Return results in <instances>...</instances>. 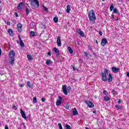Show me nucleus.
<instances>
[{
    "mask_svg": "<svg viewBox=\"0 0 129 129\" xmlns=\"http://www.w3.org/2000/svg\"><path fill=\"white\" fill-rule=\"evenodd\" d=\"M89 21L91 24H94L95 23V20H96V16H95V13H94V11L91 10L88 13Z\"/></svg>",
    "mask_w": 129,
    "mask_h": 129,
    "instance_id": "f257e3e1",
    "label": "nucleus"
},
{
    "mask_svg": "<svg viewBox=\"0 0 129 129\" xmlns=\"http://www.w3.org/2000/svg\"><path fill=\"white\" fill-rule=\"evenodd\" d=\"M15 56H16V52H15L14 50H12L9 52V57L11 60L10 61V63L11 65H13L14 64V62H15Z\"/></svg>",
    "mask_w": 129,
    "mask_h": 129,
    "instance_id": "f03ea898",
    "label": "nucleus"
},
{
    "mask_svg": "<svg viewBox=\"0 0 129 129\" xmlns=\"http://www.w3.org/2000/svg\"><path fill=\"white\" fill-rule=\"evenodd\" d=\"M107 75H108V71L106 69L104 70V73H101V77L102 80L104 81V82H106L107 81V78H106Z\"/></svg>",
    "mask_w": 129,
    "mask_h": 129,
    "instance_id": "7ed1b4c3",
    "label": "nucleus"
},
{
    "mask_svg": "<svg viewBox=\"0 0 129 129\" xmlns=\"http://www.w3.org/2000/svg\"><path fill=\"white\" fill-rule=\"evenodd\" d=\"M71 87H67L66 86L64 85L62 86V91L65 95H67L68 94V92L71 91Z\"/></svg>",
    "mask_w": 129,
    "mask_h": 129,
    "instance_id": "20e7f679",
    "label": "nucleus"
},
{
    "mask_svg": "<svg viewBox=\"0 0 129 129\" xmlns=\"http://www.w3.org/2000/svg\"><path fill=\"white\" fill-rule=\"evenodd\" d=\"M31 5L32 7L36 8V7H39L40 4L39 3V1L38 0H32L31 2Z\"/></svg>",
    "mask_w": 129,
    "mask_h": 129,
    "instance_id": "39448f33",
    "label": "nucleus"
},
{
    "mask_svg": "<svg viewBox=\"0 0 129 129\" xmlns=\"http://www.w3.org/2000/svg\"><path fill=\"white\" fill-rule=\"evenodd\" d=\"M62 103V97L61 96H59L56 102V106H59V105H61Z\"/></svg>",
    "mask_w": 129,
    "mask_h": 129,
    "instance_id": "423d86ee",
    "label": "nucleus"
},
{
    "mask_svg": "<svg viewBox=\"0 0 129 129\" xmlns=\"http://www.w3.org/2000/svg\"><path fill=\"white\" fill-rule=\"evenodd\" d=\"M86 103L90 108L94 107V104L90 101H86Z\"/></svg>",
    "mask_w": 129,
    "mask_h": 129,
    "instance_id": "0eeeda50",
    "label": "nucleus"
},
{
    "mask_svg": "<svg viewBox=\"0 0 129 129\" xmlns=\"http://www.w3.org/2000/svg\"><path fill=\"white\" fill-rule=\"evenodd\" d=\"M20 114L23 118L24 119H27V116L26 115V113H25V111H24V110H23L22 109H20Z\"/></svg>",
    "mask_w": 129,
    "mask_h": 129,
    "instance_id": "6e6552de",
    "label": "nucleus"
},
{
    "mask_svg": "<svg viewBox=\"0 0 129 129\" xmlns=\"http://www.w3.org/2000/svg\"><path fill=\"white\" fill-rule=\"evenodd\" d=\"M56 43L58 47H61V46L62 45L61 43V37H60V36H57Z\"/></svg>",
    "mask_w": 129,
    "mask_h": 129,
    "instance_id": "1a4fd4ad",
    "label": "nucleus"
},
{
    "mask_svg": "<svg viewBox=\"0 0 129 129\" xmlns=\"http://www.w3.org/2000/svg\"><path fill=\"white\" fill-rule=\"evenodd\" d=\"M106 44H107V39H106V38L102 39L101 42V46H102L103 47H104V46H105Z\"/></svg>",
    "mask_w": 129,
    "mask_h": 129,
    "instance_id": "9d476101",
    "label": "nucleus"
},
{
    "mask_svg": "<svg viewBox=\"0 0 129 129\" xmlns=\"http://www.w3.org/2000/svg\"><path fill=\"white\" fill-rule=\"evenodd\" d=\"M77 32L80 36H81V37H84V33L81 31V29H77Z\"/></svg>",
    "mask_w": 129,
    "mask_h": 129,
    "instance_id": "9b49d317",
    "label": "nucleus"
},
{
    "mask_svg": "<svg viewBox=\"0 0 129 129\" xmlns=\"http://www.w3.org/2000/svg\"><path fill=\"white\" fill-rule=\"evenodd\" d=\"M22 24L21 23H19L17 24V28H18V31L19 33H22Z\"/></svg>",
    "mask_w": 129,
    "mask_h": 129,
    "instance_id": "f8f14e48",
    "label": "nucleus"
},
{
    "mask_svg": "<svg viewBox=\"0 0 129 129\" xmlns=\"http://www.w3.org/2000/svg\"><path fill=\"white\" fill-rule=\"evenodd\" d=\"M24 6H25V4L22 2L19 3L17 6V9L18 10H22V8H24Z\"/></svg>",
    "mask_w": 129,
    "mask_h": 129,
    "instance_id": "ddd939ff",
    "label": "nucleus"
},
{
    "mask_svg": "<svg viewBox=\"0 0 129 129\" xmlns=\"http://www.w3.org/2000/svg\"><path fill=\"white\" fill-rule=\"evenodd\" d=\"M112 71L114 73H117V72H118V71H119V69L118 68L113 67L112 68Z\"/></svg>",
    "mask_w": 129,
    "mask_h": 129,
    "instance_id": "4468645a",
    "label": "nucleus"
},
{
    "mask_svg": "<svg viewBox=\"0 0 129 129\" xmlns=\"http://www.w3.org/2000/svg\"><path fill=\"white\" fill-rule=\"evenodd\" d=\"M53 51L55 52L56 55H59L60 54V51H59L58 49L56 47L53 48Z\"/></svg>",
    "mask_w": 129,
    "mask_h": 129,
    "instance_id": "2eb2a0df",
    "label": "nucleus"
},
{
    "mask_svg": "<svg viewBox=\"0 0 129 129\" xmlns=\"http://www.w3.org/2000/svg\"><path fill=\"white\" fill-rule=\"evenodd\" d=\"M73 115H77V114H78V112L77 111L76 108H74L73 110Z\"/></svg>",
    "mask_w": 129,
    "mask_h": 129,
    "instance_id": "dca6fc26",
    "label": "nucleus"
},
{
    "mask_svg": "<svg viewBox=\"0 0 129 129\" xmlns=\"http://www.w3.org/2000/svg\"><path fill=\"white\" fill-rule=\"evenodd\" d=\"M70 11H71V8H70V5H68L67 6V10L66 12L68 14L70 13Z\"/></svg>",
    "mask_w": 129,
    "mask_h": 129,
    "instance_id": "f3484780",
    "label": "nucleus"
},
{
    "mask_svg": "<svg viewBox=\"0 0 129 129\" xmlns=\"http://www.w3.org/2000/svg\"><path fill=\"white\" fill-rule=\"evenodd\" d=\"M108 82H111V81H112V76L110 74H109V78H108Z\"/></svg>",
    "mask_w": 129,
    "mask_h": 129,
    "instance_id": "a211bd4d",
    "label": "nucleus"
},
{
    "mask_svg": "<svg viewBox=\"0 0 129 129\" xmlns=\"http://www.w3.org/2000/svg\"><path fill=\"white\" fill-rule=\"evenodd\" d=\"M68 50L69 52L70 53V54H73V50H72V48H71V47L69 46L68 47Z\"/></svg>",
    "mask_w": 129,
    "mask_h": 129,
    "instance_id": "6ab92c4d",
    "label": "nucleus"
},
{
    "mask_svg": "<svg viewBox=\"0 0 129 129\" xmlns=\"http://www.w3.org/2000/svg\"><path fill=\"white\" fill-rule=\"evenodd\" d=\"M27 58L29 61H32V60H33V57L30 54L27 55Z\"/></svg>",
    "mask_w": 129,
    "mask_h": 129,
    "instance_id": "aec40b11",
    "label": "nucleus"
},
{
    "mask_svg": "<svg viewBox=\"0 0 129 129\" xmlns=\"http://www.w3.org/2000/svg\"><path fill=\"white\" fill-rule=\"evenodd\" d=\"M104 100L105 101H108V100H110V98H109V97L106 96L104 97Z\"/></svg>",
    "mask_w": 129,
    "mask_h": 129,
    "instance_id": "412c9836",
    "label": "nucleus"
},
{
    "mask_svg": "<svg viewBox=\"0 0 129 129\" xmlns=\"http://www.w3.org/2000/svg\"><path fill=\"white\" fill-rule=\"evenodd\" d=\"M19 41L20 42V46L22 47H25V44H24L23 40L21 39V40H19Z\"/></svg>",
    "mask_w": 129,
    "mask_h": 129,
    "instance_id": "4be33fe9",
    "label": "nucleus"
},
{
    "mask_svg": "<svg viewBox=\"0 0 129 129\" xmlns=\"http://www.w3.org/2000/svg\"><path fill=\"white\" fill-rule=\"evenodd\" d=\"M27 86H28V87H29L30 88H33V87L31 84V82H30L29 81L27 82Z\"/></svg>",
    "mask_w": 129,
    "mask_h": 129,
    "instance_id": "5701e85b",
    "label": "nucleus"
},
{
    "mask_svg": "<svg viewBox=\"0 0 129 129\" xmlns=\"http://www.w3.org/2000/svg\"><path fill=\"white\" fill-rule=\"evenodd\" d=\"M25 12L26 13V16L29 15V13H30V11L29 10V8H26Z\"/></svg>",
    "mask_w": 129,
    "mask_h": 129,
    "instance_id": "b1692460",
    "label": "nucleus"
},
{
    "mask_svg": "<svg viewBox=\"0 0 129 129\" xmlns=\"http://www.w3.org/2000/svg\"><path fill=\"white\" fill-rule=\"evenodd\" d=\"M45 63L46 65H50V64H51V60L50 59H47Z\"/></svg>",
    "mask_w": 129,
    "mask_h": 129,
    "instance_id": "393cba45",
    "label": "nucleus"
},
{
    "mask_svg": "<svg viewBox=\"0 0 129 129\" xmlns=\"http://www.w3.org/2000/svg\"><path fill=\"white\" fill-rule=\"evenodd\" d=\"M115 107H116L118 110H121V106L116 105Z\"/></svg>",
    "mask_w": 129,
    "mask_h": 129,
    "instance_id": "a878e982",
    "label": "nucleus"
},
{
    "mask_svg": "<svg viewBox=\"0 0 129 129\" xmlns=\"http://www.w3.org/2000/svg\"><path fill=\"white\" fill-rule=\"evenodd\" d=\"M113 9H114V7L113 6V5H111L110 7V10L111 12H112V11H113Z\"/></svg>",
    "mask_w": 129,
    "mask_h": 129,
    "instance_id": "bb28decb",
    "label": "nucleus"
},
{
    "mask_svg": "<svg viewBox=\"0 0 129 129\" xmlns=\"http://www.w3.org/2000/svg\"><path fill=\"white\" fill-rule=\"evenodd\" d=\"M53 21L54 22V23H58V18L57 17L53 18Z\"/></svg>",
    "mask_w": 129,
    "mask_h": 129,
    "instance_id": "cd10ccee",
    "label": "nucleus"
},
{
    "mask_svg": "<svg viewBox=\"0 0 129 129\" xmlns=\"http://www.w3.org/2000/svg\"><path fill=\"white\" fill-rule=\"evenodd\" d=\"M8 32L9 33V34H10L11 35H12V34H13V33H14V31H13V30L9 29L8 30Z\"/></svg>",
    "mask_w": 129,
    "mask_h": 129,
    "instance_id": "c85d7f7f",
    "label": "nucleus"
},
{
    "mask_svg": "<svg viewBox=\"0 0 129 129\" xmlns=\"http://www.w3.org/2000/svg\"><path fill=\"white\" fill-rule=\"evenodd\" d=\"M30 36H31L32 37H34V36H35V32L31 31L30 32Z\"/></svg>",
    "mask_w": 129,
    "mask_h": 129,
    "instance_id": "c756f323",
    "label": "nucleus"
},
{
    "mask_svg": "<svg viewBox=\"0 0 129 129\" xmlns=\"http://www.w3.org/2000/svg\"><path fill=\"white\" fill-rule=\"evenodd\" d=\"M103 94H104V95H108V92L106 90H104Z\"/></svg>",
    "mask_w": 129,
    "mask_h": 129,
    "instance_id": "7c9ffc66",
    "label": "nucleus"
},
{
    "mask_svg": "<svg viewBox=\"0 0 129 129\" xmlns=\"http://www.w3.org/2000/svg\"><path fill=\"white\" fill-rule=\"evenodd\" d=\"M69 104H67L64 107L66 108V109H69Z\"/></svg>",
    "mask_w": 129,
    "mask_h": 129,
    "instance_id": "2f4dec72",
    "label": "nucleus"
},
{
    "mask_svg": "<svg viewBox=\"0 0 129 129\" xmlns=\"http://www.w3.org/2000/svg\"><path fill=\"white\" fill-rule=\"evenodd\" d=\"M58 125L59 127V129H63V127H62V124H61V123H59L58 124Z\"/></svg>",
    "mask_w": 129,
    "mask_h": 129,
    "instance_id": "473e14b6",
    "label": "nucleus"
},
{
    "mask_svg": "<svg viewBox=\"0 0 129 129\" xmlns=\"http://www.w3.org/2000/svg\"><path fill=\"white\" fill-rule=\"evenodd\" d=\"M37 102V98L34 97L33 98V103H36Z\"/></svg>",
    "mask_w": 129,
    "mask_h": 129,
    "instance_id": "72a5a7b5",
    "label": "nucleus"
},
{
    "mask_svg": "<svg viewBox=\"0 0 129 129\" xmlns=\"http://www.w3.org/2000/svg\"><path fill=\"white\" fill-rule=\"evenodd\" d=\"M113 13L114 14H116L117 13V10H116V9H113Z\"/></svg>",
    "mask_w": 129,
    "mask_h": 129,
    "instance_id": "f704fd0d",
    "label": "nucleus"
},
{
    "mask_svg": "<svg viewBox=\"0 0 129 129\" xmlns=\"http://www.w3.org/2000/svg\"><path fill=\"white\" fill-rule=\"evenodd\" d=\"M45 101H46V99H45V98H42L41 99L42 102H45Z\"/></svg>",
    "mask_w": 129,
    "mask_h": 129,
    "instance_id": "c9c22d12",
    "label": "nucleus"
},
{
    "mask_svg": "<svg viewBox=\"0 0 129 129\" xmlns=\"http://www.w3.org/2000/svg\"><path fill=\"white\" fill-rule=\"evenodd\" d=\"M84 54H85V56H86V57H88V53H87V52L85 51Z\"/></svg>",
    "mask_w": 129,
    "mask_h": 129,
    "instance_id": "e433bc0d",
    "label": "nucleus"
},
{
    "mask_svg": "<svg viewBox=\"0 0 129 129\" xmlns=\"http://www.w3.org/2000/svg\"><path fill=\"white\" fill-rule=\"evenodd\" d=\"M13 108L14 109H15V110H17V109H18V108H17V106H13Z\"/></svg>",
    "mask_w": 129,
    "mask_h": 129,
    "instance_id": "4c0bfd02",
    "label": "nucleus"
},
{
    "mask_svg": "<svg viewBox=\"0 0 129 129\" xmlns=\"http://www.w3.org/2000/svg\"><path fill=\"white\" fill-rule=\"evenodd\" d=\"M111 17L113 19V20H114V15H113V14H111Z\"/></svg>",
    "mask_w": 129,
    "mask_h": 129,
    "instance_id": "58836bf2",
    "label": "nucleus"
},
{
    "mask_svg": "<svg viewBox=\"0 0 129 129\" xmlns=\"http://www.w3.org/2000/svg\"><path fill=\"white\" fill-rule=\"evenodd\" d=\"M99 35H100V36H102V32H101V31H100L99 32Z\"/></svg>",
    "mask_w": 129,
    "mask_h": 129,
    "instance_id": "ea45409f",
    "label": "nucleus"
},
{
    "mask_svg": "<svg viewBox=\"0 0 129 129\" xmlns=\"http://www.w3.org/2000/svg\"><path fill=\"white\" fill-rule=\"evenodd\" d=\"M15 15L16 17H19V15H18V13H17V12H15Z\"/></svg>",
    "mask_w": 129,
    "mask_h": 129,
    "instance_id": "a19ab883",
    "label": "nucleus"
},
{
    "mask_svg": "<svg viewBox=\"0 0 129 129\" xmlns=\"http://www.w3.org/2000/svg\"><path fill=\"white\" fill-rule=\"evenodd\" d=\"M7 25H8V26H10L11 25V22H10V21H8Z\"/></svg>",
    "mask_w": 129,
    "mask_h": 129,
    "instance_id": "79ce46f5",
    "label": "nucleus"
},
{
    "mask_svg": "<svg viewBox=\"0 0 129 129\" xmlns=\"http://www.w3.org/2000/svg\"><path fill=\"white\" fill-rule=\"evenodd\" d=\"M18 38L19 39V41H21V40H22V38H21V36L18 35Z\"/></svg>",
    "mask_w": 129,
    "mask_h": 129,
    "instance_id": "37998d69",
    "label": "nucleus"
},
{
    "mask_svg": "<svg viewBox=\"0 0 129 129\" xmlns=\"http://www.w3.org/2000/svg\"><path fill=\"white\" fill-rule=\"evenodd\" d=\"M47 54L48 55V56H51V52H47Z\"/></svg>",
    "mask_w": 129,
    "mask_h": 129,
    "instance_id": "c03bdc74",
    "label": "nucleus"
},
{
    "mask_svg": "<svg viewBox=\"0 0 129 129\" xmlns=\"http://www.w3.org/2000/svg\"><path fill=\"white\" fill-rule=\"evenodd\" d=\"M5 129H9V127L7 125H5Z\"/></svg>",
    "mask_w": 129,
    "mask_h": 129,
    "instance_id": "a18cd8bd",
    "label": "nucleus"
},
{
    "mask_svg": "<svg viewBox=\"0 0 129 129\" xmlns=\"http://www.w3.org/2000/svg\"><path fill=\"white\" fill-rule=\"evenodd\" d=\"M44 10H45V11H46V12L47 11H48V9H47V8H46V7H44Z\"/></svg>",
    "mask_w": 129,
    "mask_h": 129,
    "instance_id": "49530a36",
    "label": "nucleus"
},
{
    "mask_svg": "<svg viewBox=\"0 0 129 129\" xmlns=\"http://www.w3.org/2000/svg\"><path fill=\"white\" fill-rule=\"evenodd\" d=\"M126 75L128 77H129V72L126 73Z\"/></svg>",
    "mask_w": 129,
    "mask_h": 129,
    "instance_id": "de8ad7c7",
    "label": "nucleus"
},
{
    "mask_svg": "<svg viewBox=\"0 0 129 129\" xmlns=\"http://www.w3.org/2000/svg\"><path fill=\"white\" fill-rule=\"evenodd\" d=\"M24 84H21V85H20V87H24Z\"/></svg>",
    "mask_w": 129,
    "mask_h": 129,
    "instance_id": "09e8293b",
    "label": "nucleus"
},
{
    "mask_svg": "<svg viewBox=\"0 0 129 129\" xmlns=\"http://www.w3.org/2000/svg\"><path fill=\"white\" fill-rule=\"evenodd\" d=\"M115 22H116L117 21H118V18L117 17V18L115 20Z\"/></svg>",
    "mask_w": 129,
    "mask_h": 129,
    "instance_id": "8fccbe9b",
    "label": "nucleus"
},
{
    "mask_svg": "<svg viewBox=\"0 0 129 129\" xmlns=\"http://www.w3.org/2000/svg\"><path fill=\"white\" fill-rule=\"evenodd\" d=\"M0 55H2V49L0 48Z\"/></svg>",
    "mask_w": 129,
    "mask_h": 129,
    "instance_id": "3c124183",
    "label": "nucleus"
},
{
    "mask_svg": "<svg viewBox=\"0 0 129 129\" xmlns=\"http://www.w3.org/2000/svg\"><path fill=\"white\" fill-rule=\"evenodd\" d=\"M118 103H120V100H119L118 101Z\"/></svg>",
    "mask_w": 129,
    "mask_h": 129,
    "instance_id": "603ef678",
    "label": "nucleus"
},
{
    "mask_svg": "<svg viewBox=\"0 0 129 129\" xmlns=\"http://www.w3.org/2000/svg\"><path fill=\"white\" fill-rule=\"evenodd\" d=\"M93 113H96V111L95 110L93 111Z\"/></svg>",
    "mask_w": 129,
    "mask_h": 129,
    "instance_id": "864d4df0",
    "label": "nucleus"
},
{
    "mask_svg": "<svg viewBox=\"0 0 129 129\" xmlns=\"http://www.w3.org/2000/svg\"><path fill=\"white\" fill-rule=\"evenodd\" d=\"M96 44H98V41H97V40H96Z\"/></svg>",
    "mask_w": 129,
    "mask_h": 129,
    "instance_id": "5fc2aeb1",
    "label": "nucleus"
},
{
    "mask_svg": "<svg viewBox=\"0 0 129 129\" xmlns=\"http://www.w3.org/2000/svg\"><path fill=\"white\" fill-rule=\"evenodd\" d=\"M73 70H75V68L74 67H73Z\"/></svg>",
    "mask_w": 129,
    "mask_h": 129,
    "instance_id": "6e6d98bb",
    "label": "nucleus"
},
{
    "mask_svg": "<svg viewBox=\"0 0 129 129\" xmlns=\"http://www.w3.org/2000/svg\"><path fill=\"white\" fill-rule=\"evenodd\" d=\"M93 54H94V56H96V54L95 53H94Z\"/></svg>",
    "mask_w": 129,
    "mask_h": 129,
    "instance_id": "4d7b16f0",
    "label": "nucleus"
},
{
    "mask_svg": "<svg viewBox=\"0 0 129 129\" xmlns=\"http://www.w3.org/2000/svg\"><path fill=\"white\" fill-rule=\"evenodd\" d=\"M22 124H23V125H25V123L23 122Z\"/></svg>",
    "mask_w": 129,
    "mask_h": 129,
    "instance_id": "13d9d810",
    "label": "nucleus"
},
{
    "mask_svg": "<svg viewBox=\"0 0 129 129\" xmlns=\"http://www.w3.org/2000/svg\"><path fill=\"white\" fill-rule=\"evenodd\" d=\"M85 128H86V129H89V128H88V127H86Z\"/></svg>",
    "mask_w": 129,
    "mask_h": 129,
    "instance_id": "bf43d9fd",
    "label": "nucleus"
},
{
    "mask_svg": "<svg viewBox=\"0 0 129 129\" xmlns=\"http://www.w3.org/2000/svg\"><path fill=\"white\" fill-rule=\"evenodd\" d=\"M9 47H10L11 45L10 44H9Z\"/></svg>",
    "mask_w": 129,
    "mask_h": 129,
    "instance_id": "052dcab7",
    "label": "nucleus"
},
{
    "mask_svg": "<svg viewBox=\"0 0 129 129\" xmlns=\"http://www.w3.org/2000/svg\"><path fill=\"white\" fill-rule=\"evenodd\" d=\"M0 4H2V1H0Z\"/></svg>",
    "mask_w": 129,
    "mask_h": 129,
    "instance_id": "680f3d73",
    "label": "nucleus"
},
{
    "mask_svg": "<svg viewBox=\"0 0 129 129\" xmlns=\"http://www.w3.org/2000/svg\"><path fill=\"white\" fill-rule=\"evenodd\" d=\"M114 91V92H116V91Z\"/></svg>",
    "mask_w": 129,
    "mask_h": 129,
    "instance_id": "e2e57ef3",
    "label": "nucleus"
},
{
    "mask_svg": "<svg viewBox=\"0 0 129 129\" xmlns=\"http://www.w3.org/2000/svg\"><path fill=\"white\" fill-rule=\"evenodd\" d=\"M102 2H104V0H102Z\"/></svg>",
    "mask_w": 129,
    "mask_h": 129,
    "instance_id": "0e129e2a",
    "label": "nucleus"
}]
</instances>
